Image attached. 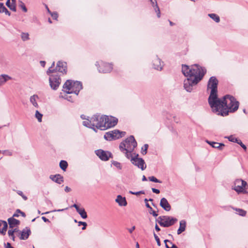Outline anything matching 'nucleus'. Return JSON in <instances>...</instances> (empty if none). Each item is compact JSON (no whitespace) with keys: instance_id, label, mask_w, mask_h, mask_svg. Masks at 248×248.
<instances>
[{"instance_id":"f257e3e1","label":"nucleus","mask_w":248,"mask_h":248,"mask_svg":"<svg viewBox=\"0 0 248 248\" xmlns=\"http://www.w3.org/2000/svg\"><path fill=\"white\" fill-rule=\"evenodd\" d=\"M182 72L187 77L184 81V88L187 92H191L193 87L202 78L206 73V69L198 64H194L190 67L182 65Z\"/></svg>"},{"instance_id":"f03ea898","label":"nucleus","mask_w":248,"mask_h":248,"mask_svg":"<svg viewBox=\"0 0 248 248\" xmlns=\"http://www.w3.org/2000/svg\"><path fill=\"white\" fill-rule=\"evenodd\" d=\"M215 103L210 104L212 111L217 115L226 116L229 112L236 111L239 107V103L236 99L230 95H225L222 100L218 97L214 100Z\"/></svg>"},{"instance_id":"7ed1b4c3","label":"nucleus","mask_w":248,"mask_h":248,"mask_svg":"<svg viewBox=\"0 0 248 248\" xmlns=\"http://www.w3.org/2000/svg\"><path fill=\"white\" fill-rule=\"evenodd\" d=\"M55 62H54L47 71L46 73L49 76V82L51 88L53 90H56L61 82L60 75H59L57 72L62 73L63 74H65L66 73L67 64L65 62L59 61L55 68H53Z\"/></svg>"},{"instance_id":"20e7f679","label":"nucleus","mask_w":248,"mask_h":248,"mask_svg":"<svg viewBox=\"0 0 248 248\" xmlns=\"http://www.w3.org/2000/svg\"><path fill=\"white\" fill-rule=\"evenodd\" d=\"M137 143L133 136H130L119 145L120 151L124 153L128 159L131 157L132 153L137 147Z\"/></svg>"},{"instance_id":"39448f33","label":"nucleus","mask_w":248,"mask_h":248,"mask_svg":"<svg viewBox=\"0 0 248 248\" xmlns=\"http://www.w3.org/2000/svg\"><path fill=\"white\" fill-rule=\"evenodd\" d=\"M104 115L100 116L99 114H96L91 118L90 120L87 119L86 121H84L83 125L96 131L95 127L101 130H104V129L100 127L101 125H104Z\"/></svg>"},{"instance_id":"423d86ee","label":"nucleus","mask_w":248,"mask_h":248,"mask_svg":"<svg viewBox=\"0 0 248 248\" xmlns=\"http://www.w3.org/2000/svg\"><path fill=\"white\" fill-rule=\"evenodd\" d=\"M63 91L68 94L75 93L77 95L82 89V84L79 81L67 80L63 86Z\"/></svg>"},{"instance_id":"0eeeda50","label":"nucleus","mask_w":248,"mask_h":248,"mask_svg":"<svg viewBox=\"0 0 248 248\" xmlns=\"http://www.w3.org/2000/svg\"><path fill=\"white\" fill-rule=\"evenodd\" d=\"M217 84L218 80L215 77H212L210 78L208 83V88L211 89V90L208 98L209 104L211 102L215 103L214 100L217 99Z\"/></svg>"},{"instance_id":"6e6552de","label":"nucleus","mask_w":248,"mask_h":248,"mask_svg":"<svg viewBox=\"0 0 248 248\" xmlns=\"http://www.w3.org/2000/svg\"><path fill=\"white\" fill-rule=\"evenodd\" d=\"M157 221L160 226L169 227L174 224L177 221V219L170 216H163L159 217Z\"/></svg>"},{"instance_id":"1a4fd4ad","label":"nucleus","mask_w":248,"mask_h":248,"mask_svg":"<svg viewBox=\"0 0 248 248\" xmlns=\"http://www.w3.org/2000/svg\"><path fill=\"white\" fill-rule=\"evenodd\" d=\"M125 134V132L115 129L107 132L104 135V138L107 140H115L124 137Z\"/></svg>"},{"instance_id":"9d476101","label":"nucleus","mask_w":248,"mask_h":248,"mask_svg":"<svg viewBox=\"0 0 248 248\" xmlns=\"http://www.w3.org/2000/svg\"><path fill=\"white\" fill-rule=\"evenodd\" d=\"M104 125L100 126L104 129V130L114 126L118 123V119L111 116L104 115Z\"/></svg>"},{"instance_id":"9b49d317","label":"nucleus","mask_w":248,"mask_h":248,"mask_svg":"<svg viewBox=\"0 0 248 248\" xmlns=\"http://www.w3.org/2000/svg\"><path fill=\"white\" fill-rule=\"evenodd\" d=\"M138 156L139 155L137 154L135 156L133 157L132 155L130 159L132 164L137 166L139 168L141 169V170H144L146 167L145 162L142 158H139Z\"/></svg>"},{"instance_id":"f8f14e48","label":"nucleus","mask_w":248,"mask_h":248,"mask_svg":"<svg viewBox=\"0 0 248 248\" xmlns=\"http://www.w3.org/2000/svg\"><path fill=\"white\" fill-rule=\"evenodd\" d=\"M247 185V182L243 180L237 179L235 181L234 186L233 189L238 193L246 192L245 189Z\"/></svg>"},{"instance_id":"ddd939ff","label":"nucleus","mask_w":248,"mask_h":248,"mask_svg":"<svg viewBox=\"0 0 248 248\" xmlns=\"http://www.w3.org/2000/svg\"><path fill=\"white\" fill-rule=\"evenodd\" d=\"M95 154L100 159L104 161H107L110 157H112V154L110 152L105 151L101 149L96 150Z\"/></svg>"},{"instance_id":"4468645a","label":"nucleus","mask_w":248,"mask_h":248,"mask_svg":"<svg viewBox=\"0 0 248 248\" xmlns=\"http://www.w3.org/2000/svg\"><path fill=\"white\" fill-rule=\"evenodd\" d=\"M112 66L111 64L102 62L98 68L99 72L108 73L111 71Z\"/></svg>"},{"instance_id":"2eb2a0df","label":"nucleus","mask_w":248,"mask_h":248,"mask_svg":"<svg viewBox=\"0 0 248 248\" xmlns=\"http://www.w3.org/2000/svg\"><path fill=\"white\" fill-rule=\"evenodd\" d=\"M31 233L30 229L28 227H26L22 231L19 232V234H20L19 238L21 240H26L29 237Z\"/></svg>"},{"instance_id":"dca6fc26","label":"nucleus","mask_w":248,"mask_h":248,"mask_svg":"<svg viewBox=\"0 0 248 248\" xmlns=\"http://www.w3.org/2000/svg\"><path fill=\"white\" fill-rule=\"evenodd\" d=\"M160 206L165 211H170L171 209V206L167 200L165 198H162L160 202Z\"/></svg>"},{"instance_id":"f3484780","label":"nucleus","mask_w":248,"mask_h":248,"mask_svg":"<svg viewBox=\"0 0 248 248\" xmlns=\"http://www.w3.org/2000/svg\"><path fill=\"white\" fill-rule=\"evenodd\" d=\"M163 62L157 56L153 60V66L155 69L161 70L162 69Z\"/></svg>"},{"instance_id":"a211bd4d","label":"nucleus","mask_w":248,"mask_h":248,"mask_svg":"<svg viewBox=\"0 0 248 248\" xmlns=\"http://www.w3.org/2000/svg\"><path fill=\"white\" fill-rule=\"evenodd\" d=\"M49 178L53 181L59 184H61L63 182V178L60 174H57L56 175H50Z\"/></svg>"},{"instance_id":"6ab92c4d","label":"nucleus","mask_w":248,"mask_h":248,"mask_svg":"<svg viewBox=\"0 0 248 248\" xmlns=\"http://www.w3.org/2000/svg\"><path fill=\"white\" fill-rule=\"evenodd\" d=\"M206 142L211 145L212 147L217 148L220 150H222L223 147L225 146L224 144L222 143H218L214 141H210L208 140H207Z\"/></svg>"},{"instance_id":"aec40b11","label":"nucleus","mask_w":248,"mask_h":248,"mask_svg":"<svg viewBox=\"0 0 248 248\" xmlns=\"http://www.w3.org/2000/svg\"><path fill=\"white\" fill-rule=\"evenodd\" d=\"M115 201L120 206H125L127 205V202L125 198L124 197H123L121 195L117 196Z\"/></svg>"},{"instance_id":"412c9836","label":"nucleus","mask_w":248,"mask_h":248,"mask_svg":"<svg viewBox=\"0 0 248 248\" xmlns=\"http://www.w3.org/2000/svg\"><path fill=\"white\" fill-rule=\"evenodd\" d=\"M39 100V97L36 94H34L30 97V101L32 105L36 108H38L39 106L37 101Z\"/></svg>"},{"instance_id":"4be33fe9","label":"nucleus","mask_w":248,"mask_h":248,"mask_svg":"<svg viewBox=\"0 0 248 248\" xmlns=\"http://www.w3.org/2000/svg\"><path fill=\"white\" fill-rule=\"evenodd\" d=\"M8 223L10 228H13L20 223V221L13 217H10L8 219Z\"/></svg>"},{"instance_id":"5701e85b","label":"nucleus","mask_w":248,"mask_h":248,"mask_svg":"<svg viewBox=\"0 0 248 248\" xmlns=\"http://www.w3.org/2000/svg\"><path fill=\"white\" fill-rule=\"evenodd\" d=\"M11 77L7 75L2 74L0 75V86L3 85L7 81L11 79Z\"/></svg>"},{"instance_id":"b1692460","label":"nucleus","mask_w":248,"mask_h":248,"mask_svg":"<svg viewBox=\"0 0 248 248\" xmlns=\"http://www.w3.org/2000/svg\"><path fill=\"white\" fill-rule=\"evenodd\" d=\"M186 222L184 220H182L180 222V227L177 230V234H180L186 230Z\"/></svg>"},{"instance_id":"393cba45","label":"nucleus","mask_w":248,"mask_h":248,"mask_svg":"<svg viewBox=\"0 0 248 248\" xmlns=\"http://www.w3.org/2000/svg\"><path fill=\"white\" fill-rule=\"evenodd\" d=\"M0 13H5V15L8 16L11 15L10 12L5 7L3 3H0Z\"/></svg>"},{"instance_id":"a878e982","label":"nucleus","mask_w":248,"mask_h":248,"mask_svg":"<svg viewBox=\"0 0 248 248\" xmlns=\"http://www.w3.org/2000/svg\"><path fill=\"white\" fill-rule=\"evenodd\" d=\"M77 212L80 215L82 218L85 219L87 217V213L86 212L84 208H79L78 210L77 211Z\"/></svg>"},{"instance_id":"bb28decb","label":"nucleus","mask_w":248,"mask_h":248,"mask_svg":"<svg viewBox=\"0 0 248 248\" xmlns=\"http://www.w3.org/2000/svg\"><path fill=\"white\" fill-rule=\"evenodd\" d=\"M164 243L166 248H178V247L173 244L171 241L168 240H165Z\"/></svg>"},{"instance_id":"cd10ccee","label":"nucleus","mask_w":248,"mask_h":248,"mask_svg":"<svg viewBox=\"0 0 248 248\" xmlns=\"http://www.w3.org/2000/svg\"><path fill=\"white\" fill-rule=\"evenodd\" d=\"M208 16L217 23H218L220 21L219 16L215 14H209Z\"/></svg>"},{"instance_id":"c85d7f7f","label":"nucleus","mask_w":248,"mask_h":248,"mask_svg":"<svg viewBox=\"0 0 248 248\" xmlns=\"http://www.w3.org/2000/svg\"><path fill=\"white\" fill-rule=\"evenodd\" d=\"M68 166L67 162L65 160H61L60 162V167L64 171L66 170Z\"/></svg>"},{"instance_id":"c756f323","label":"nucleus","mask_w":248,"mask_h":248,"mask_svg":"<svg viewBox=\"0 0 248 248\" xmlns=\"http://www.w3.org/2000/svg\"><path fill=\"white\" fill-rule=\"evenodd\" d=\"M21 37L23 41L29 40V34L28 33L22 32L21 35Z\"/></svg>"},{"instance_id":"7c9ffc66","label":"nucleus","mask_w":248,"mask_h":248,"mask_svg":"<svg viewBox=\"0 0 248 248\" xmlns=\"http://www.w3.org/2000/svg\"><path fill=\"white\" fill-rule=\"evenodd\" d=\"M2 226H3L2 229L1 230L0 229V232L2 235H5L6 233V232L7 231V226H8L7 222L4 223Z\"/></svg>"},{"instance_id":"2f4dec72","label":"nucleus","mask_w":248,"mask_h":248,"mask_svg":"<svg viewBox=\"0 0 248 248\" xmlns=\"http://www.w3.org/2000/svg\"><path fill=\"white\" fill-rule=\"evenodd\" d=\"M35 117L37 119L39 122H42L43 115L40 113L38 110L35 111Z\"/></svg>"},{"instance_id":"473e14b6","label":"nucleus","mask_w":248,"mask_h":248,"mask_svg":"<svg viewBox=\"0 0 248 248\" xmlns=\"http://www.w3.org/2000/svg\"><path fill=\"white\" fill-rule=\"evenodd\" d=\"M8 235L11 239L14 241L15 240V236L14 235V231H13L12 229L9 230L8 232Z\"/></svg>"},{"instance_id":"72a5a7b5","label":"nucleus","mask_w":248,"mask_h":248,"mask_svg":"<svg viewBox=\"0 0 248 248\" xmlns=\"http://www.w3.org/2000/svg\"><path fill=\"white\" fill-rule=\"evenodd\" d=\"M19 6L22 9V10L24 12H27V9L26 7L25 4L21 0H19Z\"/></svg>"},{"instance_id":"f704fd0d","label":"nucleus","mask_w":248,"mask_h":248,"mask_svg":"<svg viewBox=\"0 0 248 248\" xmlns=\"http://www.w3.org/2000/svg\"><path fill=\"white\" fill-rule=\"evenodd\" d=\"M16 2H11V4L9 6L8 8L14 12L16 11Z\"/></svg>"},{"instance_id":"c9c22d12","label":"nucleus","mask_w":248,"mask_h":248,"mask_svg":"<svg viewBox=\"0 0 248 248\" xmlns=\"http://www.w3.org/2000/svg\"><path fill=\"white\" fill-rule=\"evenodd\" d=\"M148 179L152 182H154L155 183H161V181L156 178L155 176H150L148 177Z\"/></svg>"},{"instance_id":"e433bc0d","label":"nucleus","mask_w":248,"mask_h":248,"mask_svg":"<svg viewBox=\"0 0 248 248\" xmlns=\"http://www.w3.org/2000/svg\"><path fill=\"white\" fill-rule=\"evenodd\" d=\"M236 211L237 213L241 216H245L246 215V211L243 209H236Z\"/></svg>"},{"instance_id":"4c0bfd02","label":"nucleus","mask_w":248,"mask_h":248,"mask_svg":"<svg viewBox=\"0 0 248 248\" xmlns=\"http://www.w3.org/2000/svg\"><path fill=\"white\" fill-rule=\"evenodd\" d=\"M227 138L229 141L235 143H237L239 140L238 139L235 138L233 136H230L227 137Z\"/></svg>"},{"instance_id":"58836bf2","label":"nucleus","mask_w":248,"mask_h":248,"mask_svg":"<svg viewBox=\"0 0 248 248\" xmlns=\"http://www.w3.org/2000/svg\"><path fill=\"white\" fill-rule=\"evenodd\" d=\"M17 213H20L21 215L23 217H26V215L24 212L21 211L19 209H17L16 213L14 214L13 217H18L19 216L18 214H17Z\"/></svg>"},{"instance_id":"ea45409f","label":"nucleus","mask_w":248,"mask_h":248,"mask_svg":"<svg viewBox=\"0 0 248 248\" xmlns=\"http://www.w3.org/2000/svg\"><path fill=\"white\" fill-rule=\"evenodd\" d=\"M148 147V145L145 144L144 145L143 147L141 148V153L143 155H145L147 153V150Z\"/></svg>"},{"instance_id":"a19ab883","label":"nucleus","mask_w":248,"mask_h":248,"mask_svg":"<svg viewBox=\"0 0 248 248\" xmlns=\"http://www.w3.org/2000/svg\"><path fill=\"white\" fill-rule=\"evenodd\" d=\"M112 163L115 167H116L118 169H122V165L120 163L114 161Z\"/></svg>"},{"instance_id":"79ce46f5","label":"nucleus","mask_w":248,"mask_h":248,"mask_svg":"<svg viewBox=\"0 0 248 248\" xmlns=\"http://www.w3.org/2000/svg\"><path fill=\"white\" fill-rule=\"evenodd\" d=\"M78 225L80 226V225H83V227L82 228V230H84L86 229V226L87 225V223L85 222H82V221H78Z\"/></svg>"},{"instance_id":"37998d69","label":"nucleus","mask_w":248,"mask_h":248,"mask_svg":"<svg viewBox=\"0 0 248 248\" xmlns=\"http://www.w3.org/2000/svg\"><path fill=\"white\" fill-rule=\"evenodd\" d=\"M129 193L131 194H133V195H139L140 194H145V192L144 191H138V192H133L132 191H130L129 192Z\"/></svg>"},{"instance_id":"c03bdc74","label":"nucleus","mask_w":248,"mask_h":248,"mask_svg":"<svg viewBox=\"0 0 248 248\" xmlns=\"http://www.w3.org/2000/svg\"><path fill=\"white\" fill-rule=\"evenodd\" d=\"M154 237L157 242V245L158 246H160L161 243H160V239H159L158 236L155 233H154Z\"/></svg>"},{"instance_id":"a18cd8bd","label":"nucleus","mask_w":248,"mask_h":248,"mask_svg":"<svg viewBox=\"0 0 248 248\" xmlns=\"http://www.w3.org/2000/svg\"><path fill=\"white\" fill-rule=\"evenodd\" d=\"M69 94H68L67 93H66V94L64 95L63 97L68 100L69 101H72V98L71 96L69 95Z\"/></svg>"},{"instance_id":"49530a36","label":"nucleus","mask_w":248,"mask_h":248,"mask_svg":"<svg viewBox=\"0 0 248 248\" xmlns=\"http://www.w3.org/2000/svg\"><path fill=\"white\" fill-rule=\"evenodd\" d=\"M17 193L18 195H20L24 200H26L27 199V197L23 194L21 191L18 190Z\"/></svg>"},{"instance_id":"de8ad7c7","label":"nucleus","mask_w":248,"mask_h":248,"mask_svg":"<svg viewBox=\"0 0 248 248\" xmlns=\"http://www.w3.org/2000/svg\"><path fill=\"white\" fill-rule=\"evenodd\" d=\"M51 16L53 17L54 19H57L58 17V15L57 13H50Z\"/></svg>"},{"instance_id":"09e8293b","label":"nucleus","mask_w":248,"mask_h":248,"mask_svg":"<svg viewBox=\"0 0 248 248\" xmlns=\"http://www.w3.org/2000/svg\"><path fill=\"white\" fill-rule=\"evenodd\" d=\"M155 10L156 12L157 13V17L158 18L160 17V11L159 8L158 6H157V7H155Z\"/></svg>"},{"instance_id":"8fccbe9b","label":"nucleus","mask_w":248,"mask_h":248,"mask_svg":"<svg viewBox=\"0 0 248 248\" xmlns=\"http://www.w3.org/2000/svg\"><path fill=\"white\" fill-rule=\"evenodd\" d=\"M149 213L153 215V216L155 217H156L158 216V214L156 213V212L154 210H153V209H152V211L150 210Z\"/></svg>"},{"instance_id":"3c124183","label":"nucleus","mask_w":248,"mask_h":248,"mask_svg":"<svg viewBox=\"0 0 248 248\" xmlns=\"http://www.w3.org/2000/svg\"><path fill=\"white\" fill-rule=\"evenodd\" d=\"M149 0L151 2L153 6H155L156 7H157V2H156V0Z\"/></svg>"},{"instance_id":"603ef678","label":"nucleus","mask_w":248,"mask_h":248,"mask_svg":"<svg viewBox=\"0 0 248 248\" xmlns=\"http://www.w3.org/2000/svg\"><path fill=\"white\" fill-rule=\"evenodd\" d=\"M152 190L154 193H156V194H159L160 193V190L158 189L152 188Z\"/></svg>"},{"instance_id":"864d4df0","label":"nucleus","mask_w":248,"mask_h":248,"mask_svg":"<svg viewBox=\"0 0 248 248\" xmlns=\"http://www.w3.org/2000/svg\"><path fill=\"white\" fill-rule=\"evenodd\" d=\"M42 220L45 222H50L49 220L48 219L46 218V217H42Z\"/></svg>"},{"instance_id":"5fc2aeb1","label":"nucleus","mask_w":248,"mask_h":248,"mask_svg":"<svg viewBox=\"0 0 248 248\" xmlns=\"http://www.w3.org/2000/svg\"><path fill=\"white\" fill-rule=\"evenodd\" d=\"M5 248H14L11 246V245L10 243L8 242V243H7L6 246L5 247Z\"/></svg>"},{"instance_id":"6e6d98bb","label":"nucleus","mask_w":248,"mask_h":248,"mask_svg":"<svg viewBox=\"0 0 248 248\" xmlns=\"http://www.w3.org/2000/svg\"><path fill=\"white\" fill-rule=\"evenodd\" d=\"M66 209H67V208H66L65 209H62L54 210H53L52 212H61V211H64V210H66Z\"/></svg>"},{"instance_id":"4d7b16f0","label":"nucleus","mask_w":248,"mask_h":248,"mask_svg":"<svg viewBox=\"0 0 248 248\" xmlns=\"http://www.w3.org/2000/svg\"><path fill=\"white\" fill-rule=\"evenodd\" d=\"M65 191L66 192H70L71 189L70 187H69L68 186H66L65 188V189H64Z\"/></svg>"},{"instance_id":"13d9d810","label":"nucleus","mask_w":248,"mask_h":248,"mask_svg":"<svg viewBox=\"0 0 248 248\" xmlns=\"http://www.w3.org/2000/svg\"><path fill=\"white\" fill-rule=\"evenodd\" d=\"M71 207H75V209H76V211H78L79 208L78 206V205H77L76 204H73L72 206H71Z\"/></svg>"},{"instance_id":"bf43d9fd","label":"nucleus","mask_w":248,"mask_h":248,"mask_svg":"<svg viewBox=\"0 0 248 248\" xmlns=\"http://www.w3.org/2000/svg\"><path fill=\"white\" fill-rule=\"evenodd\" d=\"M135 229V227L134 226L131 228L128 229V231L130 233H132L133 231Z\"/></svg>"},{"instance_id":"052dcab7","label":"nucleus","mask_w":248,"mask_h":248,"mask_svg":"<svg viewBox=\"0 0 248 248\" xmlns=\"http://www.w3.org/2000/svg\"><path fill=\"white\" fill-rule=\"evenodd\" d=\"M146 206L149 208L150 210L152 211V208L150 206L148 203H146Z\"/></svg>"},{"instance_id":"680f3d73","label":"nucleus","mask_w":248,"mask_h":248,"mask_svg":"<svg viewBox=\"0 0 248 248\" xmlns=\"http://www.w3.org/2000/svg\"><path fill=\"white\" fill-rule=\"evenodd\" d=\"M11 4V2H10V0H7L6 2V6L8 7Z\"/></svg>"},{"instance_id":"e2e57ef3","label":"nucleus","mask_w":248,"mask_h":248,"mask_svg":"<svg viewBox=\"0 0 248 248\" xmlns=\"http://www.w3.org/2000/svg\"><path fill=\"white\" fill-rule=\"evenodd\" d=\"M40 64L42 66L44 67L46 64V62L45 61H40Z\"/></svg>"},{"instance_id":"0e129e2a","label":"nucleus","mask_w":248,"mask_h":248,"mask_svg":"<svg viewBox=\"0 0 248 248\" xmlns=\"http://www.w3.org/2000/svg\"><path fill=\"white\" fill-rule=\"evenodd\" d=\"M241 147L246 151L247 150V147L245 144L241 145Z\"/></svg>"},{"instance_id":"69168bd1","label":"nucleus","mask_w":248,"mask_h":248,"mask_svg":"<svg viewBox=\"0 0 248 248\" xmlns=\"http://www.w3.org/2000/svg\"><path fill=\"white\" fill-rule=\"evenodd\" d=\"M5 221L0 220V227L4 224V223H6Z\"/></svg>"},{"instance_id":"338daca9","label":"nucleus","mask_w":248,"mask_h":248,"mask_svg":"<svg viewBox=\"0 0 248 248\" xmlns=\"http://www.w3.org/2000/svg\"><path fill=\"white\" fill-rule=\"evenodd\" d=\"M155 229L156 231H159L160 230L159 227L157 226V224L155 226Z\"/></svg>"},{"instance_id":"774afa93","label":"nucleus","mask_w":248,"mask_h":248,"mask_svg":"<svg viewBox=\"0 0 248 248\" xmlns=\"http://www.w3.org/2000/svg\"><path fill=\"white\" fill-rule=\"evenodd\" d=\"M237 143L239 144L240 146H241V145L243 144V143H242V141L240 140H239V139L238 140Z\"/></svg>"}]
</instances>
